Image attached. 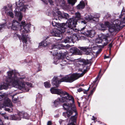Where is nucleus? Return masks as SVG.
<instances>
[{
  "label": "nucleus",
  "instance_id": "nucleus-1",
  "mask_svg": "<svg viewBox=\"0 0 125 125\" xmlns=\"http://www.w3.org/2000/svg\"><path fill=\"white\" fill-rule=\"evenodd\" d=\"M8 77L6 82L2 83L0 86V90L7 89L9 86H12L21 90L25 92L28 91L30 88L32 87V84L28 82H25L22 78L18 77L15 74H13V71H9L7 73Z\"/></svg>",
  "mask_w": 125,
  "mask_h": 125
},
{
  "label": "nucleus",
  "instance_id": "nucleus-2",
  "mask_svg": "<svg viewBox=\"0 0 125 125\" xmlns=\"http://www.w3.org/2000/svg\"><path fill=\"white\" fill-rule=\"evenodd\" d=\"M80 63L79 65V70L82 71L83 69L85 67L86 69H84L83 72L81 74L73 73L71 75H69L60 79L59 77H62V75H60L59 76H54L52 80V84L56 86H58L59 84L62 82H72L78 79L79 78L82 77L84 74L90 69V68L86 66L88 64H91V62L90 60H85L83 59H81L80 61Z\"/></svg>",
  "mask_w": 125,
  "mask_h": 125
},
{
  "label": "nucleus",
  "instance_id": "nucleus-3",
  "mask_svg": "<svg viewBox=\"0 0 125 125\" xmlns=\"http://www.w3.org/2000/svg\"><path fill=\"white\" fill-rule=\"evenodd\" d=\"M8 28H11L13 30H19V31L21 33L22 37L21 39L22 40L23 43H27V41L29 38L28 37L27 35H26V33L28 32L29 31V25L28 24H26L25 21H22L21 24L16 20H14L12 22V23H9L8 25Z\"/></svg>",
  "mask_w": 125,
  "mask_h": 125
},
{
  "label": "nucleus",
  "instance_id": "nucleus-4",
  "mask_svg": "<svg viewBox=\"0 0 125 125\" xmlns=\"http://www.w3.org/2000/svg\"><path fill=\"white\" fill-rule=\"evenodd\" d=\"M51 93L53 94H56L60 95L62 97L60 100L62 102L67 101L72 99V96L66 92L62 89H57L53 87L50 89Z\"/></svg>",
  "mask_w": 125,
  "mask_h": 125
},
{
  "label": "nucleus",
  "instance_id": "nucleus-5",
  "mask_svg": "<svg viewBox=\"0 0 125 125\" xmlns=\"http://www.w3.org/2000/svg\"><path fill=\"white\" fill-rule=\"evenodd\" d=\"M67 24L68 26H67L65 23V26H66L65 28V32L66 31V35H71L74 31V28L76 27L77 24V20L74 18L70 19L68 20Z\"/></svg>",
  "mask_w": 125,
  "mask_h": 125
},
{
  "label": "nucleus",
  "instance_id": "nucleus-6",
  "mask_svg": "<svg viewBox=\"0 0 125 125\" xmlns=\"http://www.w3.org/2000/svg\"><path fill=\"white\" fill-rule=\"evenodd\" d=\"M9 117L10 120H20L21 119L22 117L29 119V116L26 112L23 111L18 112L17 115H11L9 116Z\"/></svg>",
  "mask_w": 125,
  "mask_h": 125
},
{
  "label": "nucleus",
  "instance_id": "nucleus-7",
  "mask_svg": "<svg viewBox=\"0 0 125 125\" xmlns=\"http://www.w3.org/2000/svg\"><path fill=\"white\" fill-rule=\"evenodd\" d=\"M120 23V21L118 19H117L114 21L113 23L112 26H111L110 24V26L109 28V31L112 33L114 32H116V31H119L120 29L122 28L120 25L119 23Z\"/></svg>",
  "mask_w": 125,
  "mask_h": 125
},
{
  "label": "nucleus",
  "instance_id": "nucleus-8",
  "mask_svg": "<svg viewBox=\"0 0 125 125\" xmlns=\"http://www.w3.org/2000/svg\"><path fill=\"white\" fill-rule=\"evenodd\" d=\"M73 99L74 100V102H73L72 100H71L69 101H71L72 102V103H64L63 105L62 106L64 109L68 110H72L74 112H76V108L75 105L74 104V100L73 97Z\"/></svg>",
  "mask_w": 125,
  "mask_h": 125
},
{
  "label": "nucleus",
  "instance_id": "nucleus-9",
  "mask_svg": "<svg viewBox=\"0 0 125 125\" xmlns=\"http://www.w3.org/2000/svg\"><path fill=\"white\" fill-rule=\"evenodd\" d=\"M86 27H83L81 29L80 31L81 33L85 36L90 37H94L95 34V32L94 30H92L90 31L85 30L86 29Z\"/></svg>",
  "mask_w": 125,
  "mask_h": 125
},
{
  "label": "nucleus",
  "instance_id": "nucleus-10",
  "mask_svg": "<svg viewBox=\"0 0 125 125\" xmlns=\"http://www.w3.org/2000/svg\"><path fill=\"white\" fill-rule=\"evenodd\" d=\"M78 38L76 34H73L72 37L68 36L65 40L64 42L65 43L74 42L77 41H78Z\"/></svg>",
  "mask_w": 125,
  "mask_h": 125
},
{
  "label": "nucleus",
  "instance_id": "nucleus-11",
  "mask_svg": "<svg viewBox=\"0 0 125 125\" xmlns=\"http://www.w3.org/2000/svg\"><path fill=\"white\" fill-rule=\"evenodd\" d=\"M65 26L64 25L63 27H61L60 28H58L59 29H55L53 31L54 35L56 36L59 37L62 33H63L65 32Z\"/></svg>",
  "mask_w": 125,
  "mask_h": 125
},
{
  "label": "nucleus",
  "instance_id": "nucleus-12",
  "mask_svg": "<svg viewBox=\"0 0 125 125\" xmlns=\"http://www.w3.org/2000/svg\"><path fill=\"white\" fill-rule=\"evenodd\" d=\"M100 14L98 13H96L94 17H93L91 15H88L85 18V20L86 21H88L93 19L94 21H97L95 20V19H96L98 21L97 19L100 17Z\"/></svg>",
  "mask_w": 125,
  "mask_h": 125
},
{
  "label": "nucleus",
  "instance_id": "nucleus-13",
  "mask_svg": "<svg viewBox=\"0 0 125 125\" xmlns=\"http://www.w3.org/2000/svg\"><path fill=\"white\" fill-rule=\"evenodd\" d=\"M109 37L108 36L105 35H102V36L101 45L104 46L107 45L108 43V39Z\"/></svg>",
  "mask_w": 125,
  "mask_h": 125
},
{
  "label": "nucleus",
  "instance_id": "nucleus-14",
  "mask_svg": "<svg viewBox=\"0 0 125 125\" xmlns=\"http://www.w3.org/2000/svg\"><path fill=\"white\" fill-rule=\"evenodd\" d=\"M59 45H53L52 47V51H51V52L52 53V55L54 56L58 55V52L57 51L59 49Z\"/></svg>",
  "mask_w": 125,
  "mask_h": 125
},
{
  "label": "nucleus",
  "instance_id": "nucleus-15",
  "mask_svg": "<svg viewBox=\"0 0 125 125\" xmlns=\"http://www.w3.org/2000/svg\"><path fill=\"white\" fill-rule=\"evenodd\" d=\"M79 48L83 51V53L86 55L89 54L90 52V49L87 47H79Z\"/></svg>",
  "mask_w": 125,
  "mask_h": 125
},
{
  "label": "nucleus",
  "instance_id": "nucleus-16",
  "mask_svg": "<svg viewBox=\"0 0 125 125\" xmlns=\"http://www.w3.org/2000/svg\"><path fill=\"white\" fill-rule=\"evenodd\" d=\"M123 14H125V13H123L122 12L121 15L119 16V18L120 19L121 18H122L123 20H120V23L119 22V24L120 25L122 28H123L125 25V17H124L125 15H124Z\"/></svg>",
  "mask_w": 125,
  "mask_h": 125
},
{
  "label": "nucleus",
  "instance_id": "nucleus-17",
  "mask_svg": "<svg viewBox=\"0 0 125 125\" xmlns=\"http://www.w3.org/2000/svg\"><path fill=\"white\" fill-rule=\"evenodd\" d=\"M67 59V60H66L65 59L62 60L61 62V65L63 66L69 64H71L73 61L69 59Z\"/></svg>",
  "mask_w": 125,
  "mask_h": 125
},
{
  "label": "nucleus",
  "instance_id": "nucleus-18",
  "mask_svg": "<svg viewBox=\"0 0 125 125\" xmlns=\"http://www.w3.org/2000/svg\"><path fill=\"white\" fill-rule=\"evenodd\" d=\"M72 99H70V100H68L67 101H65L63 102H62L60 100V99L61 98H58L57 99L55 100L54 102H53V103L54 104V105L55 106V107H56L58 105L60 104V102H62V103H64L65 102H68V101L71 100H72L73 102H74V100L73 99V97L72 96Z\"/></svg>",
  "mask_w": 125,
  "mask_h": 125
},
{
  "label": "nucleus",
  "instance_id": "nucleus-19",
  "mask_svg": "<svg viewBox=\"0 0 125 125\" xmlns=\"http://www.w3.org/2000/svg\"><path fill=\"white\" fill-rule=\"evenodd\" d=\"M4 104L6 106L10 107L12 106V102L10 99L7 97L5 98Z\"/></svg>",
  "mask_w": 125,
  "mask_h": 125
},
{
  "label": "nucleus",
  "instance_id": "nucleus-20",
  "mask_svg": "<svg viewBox=\"0 0 125 125\" xmlns=\"http://www.w3.org/2000/svg\"><path fill=\"white\" fill-rule=\"evenodd\" d=\"M74 111L72 110H67L66 112L63 113V115L66 118H69L72 115V114Z\"/></svg>",
  "mask_w": 125,
  "mask_h": 125
},
{
  "label": "nucleus",
  "instance_id": "nucleus-21",
  "mask_svg": "<svg viewBox=\"0 0 125 125\" xmlns=\"http://www.w3.org/2000/svg\"><path fill=\"white\" fill-rule=\"evenodd\" d=\"M52 24L53 26L56 27L57 28H60L61 27H63V26L65 25V23H60L55 22V21H52Z\"/></svg>",
  "mask_w": 125,
  "mask_h": 125
},
{
  "label": "nucleus",
  "instance_id": "nucleus-22",
  "mask_svg": "<svg viewBox=\"0 0 125 125\" xmlns=\"http://www.w3.org/2000/svg\"><path fill=\"white\" fill-rule=\"evenodd\" d=\"M5 8H4L3 10H4L5 13L7 15L13 18V15L12 10H6V8H5L6 10H5Z\"/></svg>",
  "mask_w": 125,
  "mask_h": 125
},
{
  "label": "nucleus",
  "instance_id": "nucleus-23",
  "mask_svg": "<svg viewBox=\"0 0 125 125\" xmlns=\"http://www.w3.org/2000/svg\"><path fill=\"white\" fill-rule=\"evenodd\" d=\"M75 113V115H74L71 116V122L72 123H75L76 122L77 116V113L76 111V112H74Z\"/></svg>",
  "mask_w": 125,
  "mask_h": 125
},
{
  "label": "nucleus",
  "instance_id": "nucleus-24",
  "mask_svg": "<svg viewBox=\"0 0 125 125\" xmlns=\"http://www.w3.org/2000/svg\"><path fill=\"white\" fill-rule=\"evenodd\" d=\"M85 5L84 2L83 1L80 2L79 4L77 6V8L78 9H83Z\"/></svg>",
  "mask_w": 125,
  "mask_h": 125
},
{
  "label": "nucleus",
  "instance_id": "nucleus-25",
  "mask_svg": "<svg viewBox=\"0 0 125 125\" xmlns=\"http://www.w3.org/2000/svg\"><path fill=\"white\" fill-rule=\"evenodd\" d=\"M110 26V23L108 22H105L104 24H101V27L103 28V30H105L107 27H109Z\"/></svg>",
  "mask_w": 125,
  "mask_h": 125
},
{
  "label": "nucleus",
  "instance_id": "nucleus-26",
  "mask_svg": "<svg viewBox=\"0 0 125 125\" xmlns=\"http://www.w3.org/2000/svg\"><path fill=\"white\" fill-rule=\"evenodd\" d=\"M15 16H17L18 18V21H20L22 20V14L20 12L16 11Z\"/></svg>",
  "mask_w": 125,
  "mask_h": 125
},
{
  "label": "nucleus",
  "instance_id": "nucleus-27",
  "mask_svg": "<svg viewBox=\"0 0 125 125\" xmlns=\"http://www.w3.org/2000/svg\"><path fill=\"white\" fill-rule=\"evenodd\" d=\"M49 43L47 42L46 40L42 41V42L39 43V46L45 47L49 45Z\"/></svg>",
  "mask_w": 125,
  "mask_h": 125
},
{
  "label": "nucleus",
  "instance_id": "nucleus-28",
  "mask_svg": "<svg viewBox=\"0 0 125 125\" xmlns=\"http://www.w3.org/2000/svg\"><path fill=\"white\" fill-rule=\"evenodd\" d=\"M75 18H73L70 19H74L77 20V22L78 20H80L81 19V15L80 13L79 12H76L75 13Z\"/></svg>",
  "mask_w": 125,
  "mask_h": 125
},
{
  "label": "nucleus",
  "instance_id": "nucleus-29",
  "mask_svg": "<svg viewBox=\"0 0 125 125\" xmlns=\"http://www.w3.org/2000/svg\"><path fill=\"white\" fill-rule=\"evenodd\" d=\"M16 94H15L12 96V101L14 103H16L18 102H19L18 99V96H17L16 97H14V96L16 95Z\"/></svg>",
  "mask_w": 125,
  "mask_h": 125
},
{
  "label": "nucleus",
  "instance_id": "nucleus-30",
  "mask_svg": "<svg viewBox=\"0 0 125 125\" xmlns=\"http://www.w3.org/2000/svg\"><path fill=\"white\" fill-rule=\"evenodd\" d=\"M68 53V52H64L63 54L62 53H60V58H62V55H63V56H64H64H66V60H67L68 59H70V57H68V56H67V54Z\"/></svg>",
  "mask_w": 125,
  "mask_h": 125
},
{
  "label": "nucleus",
  "instance_id": "nucleus-31",
  "mask_svg": "<svg viewBox=\"0 0 125 125\" xmlns=\"http://www.w3.org/2000/svg\"><path fill=\"white\" fill-rule=\"evenodd\" d=\"M102 36L101 37H98L96 38L95 40V42L96 43H98V44H101V42L102 41Z\"/></svg>",
  "mask_w": 125,
  "mask_h": 125
},
{
  "label": "nucleus",
  "instance_id": "nucleus-32",
  "mask_svg": "<svg viewBox=\"0 0 125 125\" xmlns=\"http://www.w3.org/2000/svg\"><path fill=\"white\" fill-rule=\"evenodd\" d=\"M42 96L41 95H40L39 97L37 96L36 100V102L38 103H41L42 101Z\"/></svg>",
  "mask_w": 125,
  "mask_h": 125
},
{
  "label": "nucleus",
  "instance_id": "nucleus-33",
  "mask_svg": "<svg viewBox=\"0 0 125 125\" xmlns=\"http://www.w3.org/2000/svg\"><path fill=\"white\" fill-rule=\"evenodd\" d=\"M76 0H67L68 3L71 4L72 5H74L75 2H76Z\"/></svg>",
  "mask_w": 125,
  "mask_h": 125
},
{
  "label": "nucleus",
  "instance_id": "nucleus-34",
  "mask_svg": "<svg viewBox=\"0 0 125 125\" xmlns=\"http://www.w3.org/2000/svg\"><path fill=\"white\" fill-rule=\"evenodd\" d=\"M44 85L46 88H48L50 87L51 85L49 82H46L44 83Z\"/></svg>",
  "mask_w": 125,
  "mask_h": 125
},
{
  "label": "nucleus",
  "instance_id": "nucleus-35",
  "mask_svg": "<svg viewBox=\"0 0 125 125\" xmlns=\"http://www.w3.org/2000/svg\"><path fill=\"white\" fill-rule=\"evenodd\" d=\"M65 1L64 0H61L59 2L60 5L62 6H63L65 4Z\"/></svg>",
  "mask_w": 125,
  "mask_h": 125
},
{
  "label": "nucleus",
  "instance_id": "nucleus-36",
  "mask_svg": "<svg viewBox=\"0 0 125 125\" xmlns=\"http://www.w3.org/2000/svg\"><path fill=\"white\" fill-rule=\"evenodd\" d=\"M99 75H98L97 76V77H96V78L95 79V80L94 81V82L95 83H97H97L98 82L99 80ZM97 85V84L96 85V86Z\"/></svg>",
  "mask_w": 125,
  "mask_h": 125
},
{
  "label": "nucleus",
  "instance_id": "nucleus-37",
  "mask_svg": "<svg viewBox=\"0 0 125 125\" xmlns=\"http://www.w3.org/2000/svg\"><path fill=\"white\" fill-rule=\"evenodd\" d=\"M111 17V15L108 13H107L104 17V18L106 19H108L110 18Z\"/></svg>",
  "mask_w": 125,
  "mask_h": 125
},
{
  "label": "nucleus",
  "instance_id": "nucleus-38",
  "mask_svg": "<svg viewBox=\"0 0 125 125\" xmlns=\"http://www.w3.org/2000/svg\"><path fill=\"white\" fill-rule=\"evenodd\" d=\"M5 98V96L3 94H0V101L2 100L3 99Z\"/></svg>",
  "mask_w": 125,
  "mask_h": 125
},
{
  "label": "nucleus",
  "instance_id": "nucleus-39",
  "mask_svg": "<svg viewBox=\"0 0 125 125\" xmlns=\"http://www.w3.org/2000/svg\"><path fill=\"white\" fill-rule=\"evenodd\" d=\"M23 0H16V4L17 3L19 4L20 3L22 2Z\"/></svg>",
  "mask_w": 125,
  "mask_h": 125
},
{
  "label": "nucleus",
  "instance_id": "nucleus-40",
  "mask_svg": "<svg viewBox=\"0 0 125 125\" xmlns=\"http://www.w3.org/2000/svg\"><path fill=\"white\" fill-rule=\"evenodd\" d=\"M4 26V24H3L0 25V31L1 30L2 28H3Z\"/></svg>",
  "mask_w": 125,
  "mask_h": 125
},
{
  "label": "nucleus",
  "instance_id": "nucleus-41",
  "mask_svg": "<svg viewBox=\"0 0 125 125\" xmlns=\"http://www.w3.org/2000/svg\"><path fill=\"white\" fill-rule=\"evenodd\" d=\"M90 86L88 88V89L87 90H85L84 91L83 93L84 94H87V92L88 91L90 88Z\"/></svg>",
  "mask_w": 125,
  "mask_h": 125
},
{
  "label": "nucleus",
  "instance_id": "nucleus-42",
  "mask_svg": "<svg viewBox=\"0 0 125 125\" xmlns=\"http://www.w3.org/2000/svg\"><path fill=\"white\" fill-rule=\"evenodd\" d=\"M96 89V87H94L93 88L92 90L91 91V94H92L95 91Z\"/></svg>",
  "mask_w": 125,
  "mask_h": 125
},
{
  "label": "nucleus",
  "instance_id": "nucleus-43",
  "mask_svg": "<svg viewBox=\"0 0 125 125\" xmlns=\"http://www.w3.org/2000/svg\"><path fill=\"white\" fill-rule=\"evenodd\" d=\"M63 15L65 18H67L68 16V14L66 13H63Z\"/></svg>",
  "mask_w": 125,
  "mask_h": 125
},
{
  "label": "nucleus",
  "instance_id": "nucleus-44",
  "mask_svg": "<svg viewBox=\"0 0 125 125\" xmlns=\"http://www.w3.org/2000/svg\"><path fill=\"white\" fill-rule=\"evenodd\" d=\"M52 122L51 121H49L47 123V125H52Z\"/></svg>",
  "mask_w": 125,
  "mask_h": 125
},
{
  "label": "nucleus",
  "instance_id": "nucleus-45",
  "mask_svg": "<svg viewBox=\"0 0 125 125\" xmlns=\"http://www.w3.org/2000/svg\"><path fill=\"white\" fill-rule=\"evenodd\" d=\"M83 91V89L81 88H80L77 90V91L79 92H80Z\"/></svg>",
  "mask_w": 125,
  "mask_h": 125
},
{
  "label": "nucleus",
  "instance_id": "nucleus-46",
  "mask_svg": "<svg viewBox=\"0 0 125 125\" xmlns=\"http://www.w3.org/2000/svg\"><path fill=\"white\" fill-rule=\"evenodd\" d=\"M109 47L110 48V49H111V48L112 47V43H110L109 45Z\"/></svg>",
  "mask_w": 125,
  "mask_h": 125
},
{
  "label": "nucleus",
  "instance_id": "nucleus-47",
  "mask_svg": "<svg viewBox=\"0 0 125 125\" xmlns=\"http://www.w3.org/2000/svg\"><path fill=\"white\" fill-rule=\"evenodd\" d=\"M67 125H75V124L74 123H69Z\"/></svg>",
  "mask_w": 125,
  "mask_h": 125
},
{
  "label": "nucleus",
  "instance_id": "nucleus-48",
  "mask_svg": "<svg viewBox=\"0 0 125 125\" xmlns=\"http://www.w3.org/2000/svg\"><path fill=\"white\" fill-rule=\"evenodd\" d=\"M81 22L82 23H83L84 24H86L87 23V22L85 21H82Z\"/></svg>",
  "mask_w": 125,
  "mask_h": 125
},
{
  "label": "nucleus",
  "instance_id": "nucleus-49",
  "mask_svg": "<svg viewBox=\"0 0 125 125\" xmlns=\"http://www.w3.org/2000/svg\"><path fill=\"white\" fill-rule=\"evenodd\" d=\"M5 110L6 111H7L9 112H10V110L9 108H6Z\"/></svg>",
  "mask_w": 125,
  "mask_h": 125
},
{
  "label": "nucleus",
  "instance_id": "nucleus-50",
  "mask_svg": "<svg viewBox=\"0 0 125 125\" xmlns=\"http://www.w3.org/2000/svg\"><path fill=\"white\" fill-rule=\"evenodd\" d=\"M3 124V123L2 122L1 120L0 119V125H2Z\"/></svg>",
  "mask_w": 125,
  "mask_h": 125
},
{
  "label": "nucleus",
  "instance_id": "nucleus-51",
  "mask_svg": "<svg viewBox=\"0 0 125 125\" xmlns=\"http://www.w3.org/2000/svg\"><path fill=\"white\" fill-rule=\"evenodd\" d=\"M71 50H73V51L77 50V48H73L71 49Z\"/></svg>",
  "mask_w": 125,
  "mask_h": 125
},
{
  "label": "nucleus",
  "instance_id": "nucleus-52",
  "mask_svg": "<svg viewBox=\"0 0 125 125\" xmlns=\"http://www.w3.org/2000/svg\"><path fill=\"white\" fill-rule=\"evenodd\" d=\"M92 95V94H91V93H90V94L88 95V96L87 97V98H88V99H89V97L91 95Z\"/></svg>",
  "mask_w": 125,
  "mask_h": 125
},
{
  "label": "nucleus",
  "instance_id": "nucleus-53",
  "mask_svg": "<svg viewBox=\"0 0 125 125\" xmlns=\"http://www.w3.org/2000/svg\"><path fill=\"white\" fill-rule=\"evenodd\" d=\"M93 119L92 120H95L96 119V118H95V117H94V116H93Z\"/></svg>",
  "mask_w": 125,
  "mask_h": 125
},
{
  "label": "nucleus",
  "instance_id": "nucleus-54",
  "mask_svg": "<svg viewBox=\"0 0 125 125\" xmlns=\"http://www.w3.org/2000/svg\"><path fill=\"white\" fill-rule=\"evenodd\" d=\"M109 58V56H105L104 57V58Z\"/></svg>",
  "mask_w": 125,
  "mask_h": 125
},
{
  "label": "nucleus",
  "instance_id": "nucleus-55",
  "mask_svg": "<svg viewBox=\"0 0 125 125\" xmlns=\"http://www.w3.org/2000/svg\"><path fill=\"white\" fill-rule=\"evenodd\" d=\"M57 13L58 14H59L60 15H61V12H59V11H58L57 12Z\"/></svg>",
  "mask_w": 125,
  "mask_h": 125
},
{
  "label": "nucleus",
  "instance_id": "nucleus-56",
  "mask_svg": "<svg viewBox=\"0 0 125 125\" xmlns=\"http://www.w3.org/2000/svg\"><path fill=\"white\" fill-rule=\"evenodd\" d=\"M25 6H24L23 7V8L24 9V10H23V9H22V10H23L24 11H25Z\"/></svg>",
  "mask_w": 125,
  "mask_h": 125
},
{
  "label": "nucleus",
  "instance_id": "nucleus-57",
  "mask_svg": "<svg viewBox=\"0 0 125 125\" xmlns=\"http://www.w3.org/2000/svg\"><path fill=\"white\" fill-rule=\"evenodd\" d=\"M56 20H57V18H55Z\"/></svg>",
  "mask_w": 125,
  "mask_h": 125
},
{
  "label": "nucleus",
  "instance_id": "nucleus-58",
  "mask_svg": "<svg viewBox=\"0 0 125 125\" xmlns=\"http://www.w3.org/2000/svg\"><path fill=\"white\" fill-rule=\"evenodd\" d=\"M78 104H79V106L80 105V103H78Z\"/></svg>",
  "mask_w": 125,
  "mask_h": 125
},
{
  "label": "nucleus",
  "instance_id": "nucleus-59",
  "mask_svg": "<svg viewBox=\"0 0 125 125\" xmlns=\"http://www.w3.org/2000/svg\"><path fill=\"white\" fill-rule=\"evenodd\" d=\"M18 36L19 39H20V36H19V35Z\"/></svg>",
  "mask_w": 125,
  "mask_h": 125
},
{
  "label": "nucleus",
  "instance_id": "nucleus-60",
  "mask_svg": "<svg viewBox=\"0 0 125 125\" xmlns=\"http://www.w3.org/2000/svg\"><path fill=\"white\" fill-rule=\"evenodd\" d=\"M24 47H23V48L24 49H25Z\"/></svg>",
  "mask_w": 125,
  "mask_h": 125
},
{
  "label": "nucleus",
  "instance_id": "nucleus-61",
  "mask_svg": "<svg viewBox=\"0 0 125 125\" xmlns=\"http://www.w3.org/2000/svg\"><path fill=\"white\" fill-rule=\"evenodd\" d=\"M100 72H101V71H100V72H99V73H100Z\"/></svg>",
  "mask_w": 125,
  "mask_h": 125
},
{
  "label": "nucleus",
  "instance_id": "nucleus-62",
  "mask_svg": "<svg viewBox=\"0 0 125 125\" xmlns=\"http://www.w3.org/2000/svg\"><path fill=\"white\" fill-rule=\"evenodd\" d=\"M82 86H83V85H82Z\"/></svg>",
  "mask_w": 125,
  "mask_h": 125
}]
</instances>
